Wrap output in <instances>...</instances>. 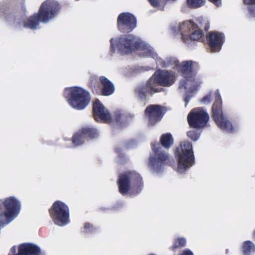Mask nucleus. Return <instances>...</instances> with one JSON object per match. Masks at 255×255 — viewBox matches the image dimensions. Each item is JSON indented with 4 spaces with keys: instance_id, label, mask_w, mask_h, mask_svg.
Returning a JSON list of instances; mask_svg holds the SVG:
<instances>
[{
    "instance_id": "obj_1",
    "label": "nucleus",
    "mask_w": 255,
    "mask_h": 255,
    "mask_svg": "<svg viewBox=\"0 0 255 255\" xmlns=\"http://www.w3.org/2000/svg\"><path fill=\"white\" fill-rule=\"evenodd\" d=\"M172 73L167 70H159L155 72L144 84L139 85L134 89L135 97L140 102H146L147 95L164 90L162 87H168L174 83Z\"/></svg>"
},
{
    "instance_id": "obj_2",
    "label": "nucleus",
    "mask_w": 255,
    "mask_h": 255,
    "mask_svg": "<svg viewBox=\"0 0 255 255\" xmlns=\"http://www.w3.org/2000/svg\"><path fill=\"white\" fill-rule=\"evenodd\" d=\"M61 8L59 3L54 0H46L39 7L38 12L34 13L23 22L24 27L35 29L40 22L46 23L55 17L59 12Z\"/></svg>"
},
{
    "instance_id": "obj_3",
    "label": "nucleus",
    "mask_w": 255,
    "mask_h": 255,
    "mask_svg": "<svg viewBox=\"0 0 255 255\" xmlns=\"http://www.w3.org/2000/svg\"><path fill=\"white\" fill-rule=\"evenodd\" d=\"M117 184L119 191L123 195L128 193L131 195H136L143 188L142 177L134 170L127 171L120 174Z\"/></svg>"
},
{
    "instance_id": "obj_4",
    "label": "nucleus",
    "mask_w": 255,
    "mask_h": 255,
    "mask_svg": "<svg viewBox=\"0 0 255 255\" xmlns=\"http://www.w3.org/2000/svg\"><path fill=\"white\" fill-rule=\"evenodd\" d=\"M193 62L185 61L181 63L179 67V71L185 78L180 82L179 89H188L185 94L184 101L185 106L193 97L194 93L198 89L200 83L196 81V73L193 70Z\"/></svg>"
},
{
    "instance_id": "obj_5",
    "label": "nucleus",
    "mask_w": 255,
    "mask_h": 255,
    "mask_svg": "<svg viewBox=\"0 0 255 255\" xmlns=\"http://www.w3.org/2000/svg\"><path fill=\"white\" fill-rule=\"evenodd\" d=\"M211 117L218 127L222 130L232 133L237 128V127L236 125H233L226 115L224 114L222 100L218 90L215 92L214 102L212 107Z\"/></svg>"
},
{
    "instance_id": "obj_6",
    "label": "nucleus",
    "mask_w": 255,
    "mask_h": 255,
    "mask_svg": "<svg viewBox=\"0 0 255 255\" xmlns=\"http://www.w3.org/2000/svg\"><path fill=\"white\" fill-rule=\"evenodd\" d=\"M175 157L178 161V170L183 172L193 165L195 162L192 145L189 141H184L176 147Z\"/></svg>"
},
{
    "instance_id": "obj_7",
    "label": "nucleus",
    "mask_w": 255,
    "mask_h": 255,
    "mask_svg": "<svg viewBox=\"0 0 255 255\" xmlns=\"http://www.w3.org/2000/svg\"><path fill=\"white\" fill-rule=\"evenodd\" d=\"M151 149L153 153L150 154L148 160V167L153 172L156 173L162 172L165 166L170 161V157L168 154L161 151V147L159 143H151Z\"/></svg>"
},
{
    "instance_id": "obj_8",
    "label": "nucleus",
    "mask_w": 255,
    "mask_h": 255,
    "mask_svg": "<svg viewBox=\"0 0 255 255\" xmlns=\"http://www.w3.org/2000/svg\"><path fill=\"white\" fill-rule=\"evenodd\" d=\"M91 99L90 93L82 88L73 87L69 89L68 102L77 110H84L89 104Z\"/></svg>"
},
{
    "instance_id": "obj_9",
    "label": "nucleus",
    "mask_w": 255,
    "mask_h": 255,
    "mask_svg": "<svg viewBox=\"0 0 255 255\" xmlns=\"http://www.w3.org/2000/svg\"><path fill=\"white\" fill-rule=\"evenodd\" d=\"M20 203L14 197L0 200V224L8 223V219L16 216L19 212Z\"/></svg>"
},
{
    "instance_id": "obj_10",
    "label": "nucleus",
    "mask_w": 255,
    "mask_h": 255,
    "mask_svg": "<svg viewBox=\"0 0 255 255\" xmlns=\"http://www.w3.org/2000/svg\"><path fill=\"white\" fill-rule=\"evenodd\" d=\"M48 211L52 221L55 225L64 226L69 223V208L64 202L59 200L55 201Z\"/></svg>"
},
{
    "instance_id": "obj_11",
    "label": "nucleus",
    "mask_w": 255,
    "mask_h": 255,
    "mask_svg": "<svg viewBox=\"0 0 255 255\" xmlns=\"http://www.w3.org/2000/svg\"><path fill=\"white\" fill-rule=\"evenodd\" d=\"M117 47L122 54H127L138 50L140 47V43L135 40L132 34L124 35L120 36L116 43Z\"/></svg>"
},
{
    "instance_id": "obj_12",
    "label": "nucleus",
    "mask_w": 255,
    "mask_h": 255,
    "mask_svg": "<svg viewBox=\"0 0 255 255\" xmlns=\"http://www.w3.org/2000/svg\"><path fill=\"white\" fill-rule=\"evenodd\" d=\"M209 120V114L205 111L194 109L187 116V121L190 127L200 128L204 127Z\"/></svg>"
},
{
    "instance_id": "obj_13",
    "label": "nucleus",
    "mask_w": 255,
    "mask_h": 255,
    "mask_svg": "<svg viewBox=\"0 0 255 255\" xmlns=\"http://www.w3.org/2000/svg\"><path fill=\"white\" fill-rule=\"evenodd\" d=\"M118 29L123 33H129L136 26V18L132 14L123 12L117 18Z\"/></svg>"
},
{
    "instance_id": "obj_14",
    "label": "nucleus",
    "mask_w": 255,
    "mask_h": 255,
    "mask_svg": "<svg viewBox=\"0 0 255 255\" xmlns=\"http://www.w3.org/2000/svg\"><path fill=\"white\" fill-rule=\"evenodd\" d=\"M165 112V108L160 105H149L146 107L144 115L148 118L149 124L153 126L161 120Z\"/></svg>"
},
{
    "instance_id": "obj_15",
    "label": "nucleus",
    "mask_w": 255,
    "mask_h": 255,
    "mask_svg": "<svg viewBox=\"0 0 255 255\" xmlns=\"http://www.w3.org/2000/svg\"><path fill=\"white\" fill-rule=\"evenodd\" d=\"M206 40L212 52L219 51L224 42L225 35L219 31H210L206 35Z\"/></svg>"
},
{
    "instance_id": "obj_16",
    "label": "nucleus",
    "mask_w": 255,
    "mask_h": 255,
    "mask_svg": "<svg viewBox=\"0 0 255 255\" xmlns=\"http://www.w3.org/2000/svg\"><path fill=\"white\" fill-rule=\"evenodd\" d=\"M93 114L97 121L99 120L105 123H111L112 121L110 114L98 99H96L93 104Z\"/></svg>"
},
{
    "instance_id": "obj_17",
    "label": "nucleus",
    "mask_w": 255,
    "mask_h": 255,
    "mask_svg": "<svg viewBox=\"0 0 255 255\" xmlns=\"http://www.w3.org/2000/svg\"><path fill=\"white\" fill-rule=\"evenodd\" d=\"M41 250L37 246L31 243L19 245L17 255H41Z\"/></svg>"
},
{
    "instance_id": "obj_18",
    "label": "nucleus",
    "mask_w": 255,
    "mask_h": 255,
    "mask_svg": "<svg viewBox=\"0 0 255 255\" xmlns=\"http://www.w3.org/2000/svg\"><path fill=\"white\" fill-rule=\"evenodd\" d=\"M99 81L102 87H100V92L98 95L109 96L115 92L114 84L105 76H101L99 77Z\"/></svg>"
},
{
    "instance_id": "obj_19",
    "label": "nucleus",
    "mask_w": 255,
    "mask_h": 255,
    "mask_svg": "<svg viewBox=\"0 0 255 255\" xmlns=\"http://www.w3.org/2000/svg\"><path fill=\"white\" fill-rule=\"evenodd\" d=\"M189 35L183 34L181 37L183 42L189 44L190 41H200L204 36L203 30H200L195 25Z\"/></svg>"
},
{
    "instance_id": "obj_20",
    "label": "nucleus",
    "mask_w": 255,
    "mask_h": 255,
    "mask_svg": "<svg viewBox=\"0 0 255 255\" xmlns=\"http://www.w3.org/2000/svg\"><path fill=\"white\" fill-rule=\"evenodd\" d=\"M100 83L99 78L97 76L92 75L90 76L88 83V87L92 91L93 94H99L101 87Z\"/></svg>"
},
{
    "instance_id": "obj_21",
    "label": "nucleus",
    "mask_w": 255,
    "mask_h": 255,
    "mask_svg": "<svg viewBox=\"0 0 255 255\" xmlns=\"http://www.w3.org/2000/svg\"><path fill=\"white\" fill-rule=\"evenodd\" d=\"M194 26H195V23L193 21L187 20L179 24L177 30L180 32L182 37L183 34L189 35L188 33L191 32Z\"/></svg>"
},
{
    "instance_id": "obj_22",
    "label": "nucleus",
    "mask_w": 255,
    "mask_h": 255,
    "mask_svg": "<svg viewBox=\"0 0 255 255\" xmlns=\"http://www.w3.org/2000/svg\"><path fill=\"white\" fill-rule=\"evenodd\" d=\"M87 140L97 138L99 136L98 130L93 127H86L81 129Z\"/></svg>"
},
{
    "instance_id": "obj_23",
    "label": "nucleus",
    "mask_w": 255,
    "mask_h": 255,
    "mask_svg": "<svg viewBox=\"0 0 255 255\" xmlns=\"http://www.w3.org/2000/svg\"><path fill=\"white\" fill-rule=\"evenodd\" d=\"M173 138L169 132L162 134L160 137V143L165 148H169L173 144Z\"/></svg>"
},
{
    "instance_id": "obj_24",
    "label": "nucleus",
    "mask_w": 255,
    "mask_h": 255,
    "mask_svg": "<svg viewBox=\"0 0 255 255\" xmlns=\"http://www.w3.org/2000/svg\"><path fill=\"white\" fill-rule=\"evenodd\" d=\"M129 117L120 111H116L114 113L113 120L121 125L128 124Z\"/></svg>"
},
{
    "instance_id": "obj_25",
    "label": "nucleus",
    "mask_w": 255,
    "mask_h": 255,
    "mask_svg": "<svg viewBox=\"0 0 255 255\" xmlns=\"http://www.w3.org/2000/svg\"><path fill=\"white\" fill-rule=\"evenodd\" d=\"M186 244V240L183 237L177 238L175 239L172 245L169 248V250L174 253H176L177 251L184 247Z\"/></svg>"
},
{
    "instance_id": "obj_26",
    "label": "nucleus",
    "mask_w": 255,
    "mask_h": 255,
    "mask_svg": "<svg viewBox=\"0 0 255 255\" xmlns=\"http://www.w3.org/2000/svg\"><path fill=\"white\" fill-rule=\"evenodd\" d=\"M86 140H87L84 136V134H83L81 129L72 137V143L74 146H78L83 144Z\"/></svg>"
},
{
    "instance_id": "obj_27",
    "label": "nucleus",
    "mask_w": 255,
    "mask_h": 255,
    "mask_svg": "<svg viewBox=\"0 0 255 255\" xmlns=\"http://www.w3.org/2000/svg\"><path fill=\"white\" fill-rule=\"evenodd\" d=\"M13 16V12L10 8L0 6V17L4 18L6 20L9 21Z\"/></svg>"
},
{
    "instance_id": "obj_28",
    "label": "nucleus",
    "mask_w": 255,
    "mask_h": 255,
    "mask_svg": "<svg viewBox=\"0 0 255 255\" xmlns=\"http://www.w3.org/2000/svg\"><path fill=\"white\" fill-rule=\"evenodd\" d=\"M255 252V246L250 241H245L243 245V253L244 255H251Z\"/></svg>"
},
{
    "instance_id": "obj_29",
    "label": "nucleus",
    "mask_w": 255,
    "mask_h": 255,
    "mask_svg": "<svg viewBox=\"0 0 255 255\" xmlns=\"http://www.w3.org/2000/svg\"><path fill=\"white\" fill-rule=\"evenodd\" d=\"M195 25L200 30L203 29L205 31H208L210 28V24L208 20L203 19L202 17H199L196 19L195 22Z\"/></svg>"
},
{
    "instance_id": "obj_30",
    "label": "nucleus",
    "mask_w": 255,
    "mask_h": 255,
    "mask_svg": "<svg viewBox=\"0 0 255 255\" xmlns=\"http://www.w3.org/2000/svg\"><path fill=\"white\" fill-rule=\"evenodd\" d=\"M188 6L191 8H197L204 5L205 0H186Z\"/></svg>"
},
{
    "instance_id": "obj_31",
    "label": "nucleus",
    "mask_w": 255,
    "mask_h": 255,
    "mask_svg": "<svg viewBox=\"0 0 255 255\" xmlns=\"http://www.w3.org/2000/svg\"><path fill=\"white\" fill-rule=\"evenodd\" d=\"M96 230L94 226L90 223H86L84 225V230L82 232L84 233H92Z\"/></svg>"
},
{
    "instance_id": "obj_32",
    "label": "nucleus",
    "mask_w": 255,
    "mask_h": 255,
    "mask_svg": "<svg viewBox=\"0 0 255 255\" xmlns=\"http://www.w3.org/2000/svg\"><path fill=\"white\" fill-rule=\"evenodd\" d=\"M187 135L192 140L196 141L199 138L200 134L196 130H192L187 132Z\"/></svg>"
},
{
    "instance_id": "obj_33",
    "label": "nucleus",
    "mask_w": 255,
    "mask_h": 255,
    "mask_svg": "<svg viewBox=\"0 0 255 255\" xmlns=\"http://www.w3.org/2000/svg\"><path fill=\"white\" fill-rule=\"evenodd\" d=\"M145 55L147 57H152L155 58L157 57V54L154 51L150 49H146L144 51Z\"/></svg>"
},
{
    "instance_id": "obj_34",
    "label": "nucleus",
    "mask_w": 255,
    "mask_h": 255,
    "mask_svg": "<svg viewBox=\"0 0 255 255\" xmlns=\"http://www.w3.org/2000/svg\"><path fill=\"white\" fill-rule=\"evenodd\" d=\"M212 98L211 93L204 97L201 100V102L204 104H209L210 103Z\"/></svg>"
},
{
    "instance_id": "obj_35",
    "label": "nucleus",
    "mask_w": 255,
    "mask_h": 255,
    "mask_svg": "<svg viewBox=\"0 0 255 255\" xmlns=\"http://www.w3.org/2000/svg\"><path fill=\"white\" fill-rule=\"evenodd\" d=\"M148 1L153 7H156L160 5V0H148Z\"/></svg>"
},
{
    "instance_id": "obj_36",
    "label": "nucleus",
    "mask_w": 255,
    "mask_h": 255,
    "mask_svg": "<svg viewBox=\"0 0 255 255\" xmlns=\"http://www.w3.org/2000/svg\"><path fill=\"white\" fill-rule=\"evenodd\" d=\"M249 14L253 17H255V6H250L248 8Z\"/></svg>"
},
{
    "instance_id": "obj_37",
    "label": "nucleus",
    "mask_w": 255,
    "mask_h": 255,
    "mask_svg": "<svg viewBox=\"0 0 255 255\" xmlns=\"http://www.w3.org/2000/svg\"><path fill=\"white\" fill-rule=\"evenodd\" d=\"M210 2L212 3L217 7L221 6L222 0H208Z\"/></svg>"
},
{
    "instance_id": "obj_38",
    "label": "nucleus",
    "mask_w": 255,
    "mask_h": 255,
    "mask_svg": "<svg viewBox=\"0 0 255 255\" xmlns=\"http://www.w3.org/2000/svg\"><path fill=\"white\" fill-rule=\"evenodd\" d=\"M243 2L246 5H255V0H243Z\"/></svg>"
},
{
    "instance_id": "obj_39",
    "label": "nucleus",
    "mask_w": 255,
    "mask_h": 255,
    "mask_svg": "<svg viewBox=\"0 0 255 255\" xmlns=\"http://www.w3.org/2000/svg\"><path fill=\"white\" fill-rule=\"evenodd\" d=\"M180 255H194L193 253L188 249L185 250Z\"/></svg>"
},
{
    "instance_id": "obj_40",
    "label": "nucleus",
    "mask_w": 255,
    "mask_h": 255,
    "mask_svg": "<svg viewBox=\"0 0 255 255\" xmlns=\"http://www.w3.org/2000/svg\"><path fill=\"white\" fill-rule=\"evenodd\" d=\"M112 40H113V39H111L110 40V42H111V50L112 51V52H114L115 51V47L112 43Z\"/></svg>"
},
{
    "instance_id": "obj_41",
    "label": "nucleus",
    "mask_w": 255,
    "mask_h": 255,
    "mask_svg": "<svg viewBox=\"0 0 255 255\" xmlns=\"http://www.w3.org/2000/svg\"><path fill=\"white\" fill-rule=\"evenodd\" d=\"M253 235L254 237H255V230L254 231Z\"/></svg>"
}]
</instances>
